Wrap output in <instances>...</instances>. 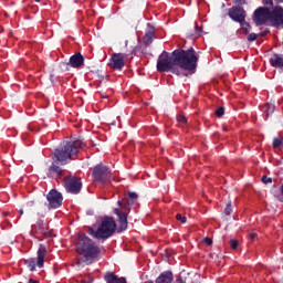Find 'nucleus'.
Masks as SVG:
<instances>
[{
	"label": "nucleus",
	"instance_id": "f257e3e1",
	"mask_svg": "<svg viewBox=\"0 0 283 283\" xmlns=\"http://www.w3.org/2000/svg\"><path fill=\"white\" fill-rule=\"evenodd\" d=\"M198 65V56L193 49L187 51H174L171 54L163 52L157 61L158 72H172V74H182V72H193Z\"/></svg>",
	"mask_w": 283,
	"mask_h": 283
},
{
	"label": "nucleus",
	"instance_id": "f03ea898",
	"mask_svg": "<svg viewBox=\"0 0 283 283\" xmlns=\"http://www.w3.org/2000/svg\"><path fill=\"white\" fill-rule=\"evenodd\" d=\"M256 25H264V23H272L276 28H283V9L282 7H275L272 12L266 8H259L254 11L253 17Z\"/></svg>",
	"mask_w": 283,
	"mask_h": 283
},
{
	"label": "nucleus",
	"instance_id": "7ed1b4c3",
	"mask_svg": "<svg viewBox=\"0 0 283 283\" xmlns=\"http://www.w3.org/2000/svg\"><path fill=\"white\" fill-rule=\"evenodd\" d=\"M83 147H85V143L81 139L69 142L61 149L55 150L54 157L57 163L65 165V163H67L72 156H76L78 154V149H83Z\"/></svg>",
	"mask_w": 283,
	"mask_h": 283
},
{
	"label": "nucleus",
	"instance_id": "20e7f679",
	"mask_svg": "<svg viewBox=\"0 0 283 283\" xmlns=\"http://www.w3.org/2000/svg\"><path fill=\"white\" fill-rule=\"evenodd\" d=\"M114 231H116V221H114L109 217H106L102 220L96 231L94 230V228L88 229L90 235H93V238H97L101 240L111 238V235H114Z\"/></svg>",
	"mask_w": 283,
	"mask_h": 283
},
{
	"label": "nucleus",
	"instance_id": "39448f33",
	"mask_svg": "<svg viewBox=\"0 0 283 283\" xmlns=\"http://www.w3.org/2000/svg\"><path fill=\"white\" fill-rule=\"evenodd\" d=\"M77 253L83 255L85 260H92L98 255V248L94 245L91 238L81 234L77 243Z\"/></svg>",
	"mask_w": 283,
	"mask_h": 283
},
{
	"label": "nucleus",
	"instance_id": "423d86ee",
	"mask_svg": "<svg viewBox=\"0 0 283 283\" xmlns=\"http://www.w3.org/2000/svg\"><path fill=\"white\" fill-rule=\"evenodd\" d=\"M65 189L69 193H78L83 184L76 177H69L64 180Z\"/></svg>",
	"mask_w": 283,
	"mask_h": 283
},
{
	"label": "nucleus",
	"instance_id": "0eeeda50",
	"mask_svg": "<svg viewBox=\"0 0 283 283\" xmlns=\"http://www.w3.org/2000/svg\"><path fill=\"white\" fill-rule=\"evenodd\" d=\"M127 60V55L123 53H115L109 60V67L113 70H123L125 67V61Z\"/></svg>",
	"mask_w": 283,
	"mask_h": 283
},
{
	"label": "nucleus",
	"instance_id": "6e6552de",
	"mask_svg": "<svg viewBox=\"0 0 283 283\" xmlns=\"http://www.w3.org/2000/svg\"><path fill=\"white\" fill-rule=\"evenodd\" d=\"M46 200L52 209H59L63 205V196L56 190H51L46 196Z\"/></svg>",
	"mask_w": 283,
	"mask_h": 283
},
{
	"label": "nucleus",
	"instance_id": "1a4fd4ad",
	"mask_svg": "<svg viewBox=\"0 0 283 283\" xmlns=\"http://www.w3.org/2000/svg\"><path fill=\"white\" fill-rule=\"evenodd\" d=\"M229 17L230 19H232V21H237V23H240L241 21H244L247 19V13L244 12V9L237 7L230 9Z\"/></svg>",
	"mask_w": 283,
	"mask_h": 283
},
{
	"label": "nucleus",
	"instance_id": "9d476101",
	"mask_svg": "<svg viewBox=\"0 0 283 283\" xmlns=\"http://www.w3.org/2000/svg\"><path fill=\"white\" fill-rule=\"evenodd\" d=\"M93 176L95 180H105L109 178V172H107V168L103 166H96L93 170Z\"/></svg>",
	"mask_w": 283,
	"mask_h": 283
},
{
	"label": "nucleus",
	"instance_id": "9b49d317",
	"mask_svg": "<svg viewBox=\"0 0 283 283\" xmlns=\"http://www.w3.org/2000/svg\"><path fill=\"white\" fill-rule=\"evenodd\" d=\"M45 255H48V248H45L43 244H40L36 258V265L39 269H43V264H45Z\"/></svg>",
	"mask_w": 283,
	"mask_h": 283
},
{
	"label": "nucleus",
	"instance_id": "f8f14e48",
	"mask_svg": "<svg viewBox=\"0 0 283 283\" xmlns=\"http://www.w3.org/2000/svg\"><path fill=\"white\" fill-rule=\"evenodd\" d=\"M85 63V57L81 53H76L73 56L70 57L69 65L71 67H81Z\"/></svg>",
	"mask_w": 283,
	"mask_h": 283
},
{
	"label": "nucleus",
	"instance_id": "ddd939ff",
	"mask_svg": "<svg viewBox=\"0 0 283 283\" xmlns=\"http://www.w3.org/2000/svg\"><path fill=\"white\" fill-rule=\"evenodd\" d=\"M271 65L283 72V55L274 54L271 59Z\"/></svg>",
	"mask_w": 283,
	"mask_h": 283
},
{
	"label": "nucleus",
	"instance_id": "4468645a",
	"mask_svg": "<svg viewBox=\"0 0 283 283\" xmlns=\"http://www.w3.org/2000/svg\"><path fill=\"white\" fill-rule=\"evenodd\" d=\"M114 213H116V216H118L120 231H125V229H127V216H125V214L122 216L120 211L118 209H115Z\"/></svg>",
	"mask_w": 283,
	"mask_h": 283
},
{
	"label": "nucleus",
	"instance_id": "2eb2a0df",
	"mask_svg": "<svg viewBox=\"0 0 283 283\" xmlns=\"http://www.w3.org/2000/svg\"><path fill=\"white\" fill-rule=\"evenodd\" d=\"M106 283H127L125 279H118V276L114 275V273L108 272L105 275Z\"/></svg>",
	"mask_w": 283,
	"mask_h": 283
},
{
	"label": "nucleus",
	"instance_id": "dca6fc26",
	"mask_svg": "<svg viewBox=\"0 0 283 283\" xmlns=\"http://www.w3.org/2000/svg\"><path fill=\"white\" fill-rule=\"evenodd\" d=\"M172 280L174 275L171 274V272H166L157 279L156 283H171Z\"/></svg>",
	"mask_w": 283,
	"mask_h": 283
},
{
	"label": "nucleus",
	"instance_id": "f3484780",
	"mask_svg": "<svg viewBox=\"0 0 283 283\" xmlns=\"http://www.w3.org/2000/svg\"><path fill=\"white\" fill-rule=\"evenodd\" d=\"M154 39V27H151V24H148V30L144 36V43L146 45H149V43H151Z\"/></svg>",
	"mask_w": 283,
	"mask_h": 283
},
{
	"label": "nucleus",
	"instance_id": "a211bd4d",
	"mask_svg": "<svg viewBox=\"0 0 283 283\" xmlns=\"http://www.w3.org/2000/svg\"><path fill=\"white\" fill-rule=\"evenodd\" d=\"M241 25L240 34H249L251 32V24L245 22V20L239 22Z\"/></svg>",
	"mask_w": 283,
	"mask_h": 283
},
{
	"label": "nucleus",
	"instance_id": "6ab92c4d",
	"mask_svg": "<svg viewBox=\"0 0 283 283\" xmlns=\"http://www.w3.org/2000/svg\"><path fill=\"white\" fill-rule=\"evenodd\" d=\"M262 112H265L266 116H269L270 114H273V112H275V105L266 104L262 106Z\"/></svg>",
	"mask_w": 283,
	"mask_h": 283
},
{
	"label": "nucleus",
	"instance_id": "aec40b11",
	"mask_svg": "<svg viewBox=\"0 0 283 283\" xmlns=\"http://www.w3.org/2000/svg\"><path fill=\"white\" fill-rule=\"evenodd\" d=\"M24 264L28 266V269H30V271H36V262L34 259H27Z\"/></svg>",
	"mask_w": 283,
	"mask_h": 283
},
{
	"label": "nucleus",
	"instance_id": "412c9836",
	"mask_svg": "<svg viewBox=\"0 0 283 283\" xmlns=\"http://www.w3.org/2000/svg\"><path fill=\"white\" fill-rule=\"evenodd\" d=\"M138 200V195L136 192H128V205H134Z\"/></svg>",
	"mask_w": 283,
	"mask_h": 283
},
{
	"label": "nucleus",
	"instance_id": "4be33fe9",
	"mask_svg": "<svg viewBox=\"0 0 283 283\" xmlns=\"http://www.w3.org/2000/svg\"><path fill=\"white\" fill-rule=\"evenodd\" d=\"M272 145H273L274 148L282 147V145H283V139H281V138H274Z\"/></svg>",
	"mask_w": 283,
	"mask_h": 283
},
{
	"label": "nucleus",
	"instance_id": "5701e85b",
	"mask_svg": "<svg viewBox=\"0 0 283 283\" xmlns=\"http://www.w3.org/2000/svg\"><path fill=\"white\" fill-rule=\"evenodd\" d=\"M231 213H233V208H231V203H228L224 211H223V214L224 216H231Z\"/></svg>",
	"mask_w": 283,
	"mask_h": 283
},
{
	"label": "nucleus",
	"instance_id": "b1692460",
	"mask_svg": "<svg viewBox=\"0 0 283 283\" xmlns=\"http://www.w3.org/2000/svg\"><path fill=\"white\" fill-rule=\"evenodd\" d=\"M240 245V242L238 240H230V248L235 251V249H238V247Z\"/></svg>",
	"mask_w": 283,
	"mask_h": 283
},
{
	"label": "nucleus",
	"instance_id": "393cba45",
	"mask_svg": "<svg viewBox=\"0 0 283 283\" xmlns=\"http://www.w3.org/2000/svg\"><path fill=\"white\" fill-rule=\"evenodd\" d=\"M177 120H178V123L185 124V123H187V117H185V115H179V116L177 117Z\"/></svg>",
	"mask_w": 283,
	"mask_h": 283
},
{
	"label": "nucleus",
	"instance_id": "a878e982",
	"mask_svg": "<svg viewBox=\"0 0 283 283\" xmlns=\"http://www.w3.org/2000/svg\"><path fill=\"white\" fill-rule=\"evenodd\" d=\"M177 220L181 221V224H185L187 222V217H182V214H177Z\"/></svg>",
	"mask_w": 283,
	"mask_h": 283
},
{
	"label": "nucleus",
	"instance_id": "bb28decb",
	"mask_svg": "<svg viewBox=\"0 0 283 283\" xmlns=\"http://www.w3.org/2000/svg\"><path fill=\"white\" fill-rule=\"evenodd\" d=\"M262 182H264V185H269L270 182H273V179L270 177H262Z\"/></svg>",
	"mask_w": 283,
	"mask_h": 283
},
{
	"label": "nucleus",
	"instance_id": "cd10ccee",
	"mask_svg": "<svg viewBox=\"0 0 283 283\" xmlns=\"http://www.w3.org/2000/svg\"><path fill=\"white\" fill-rule=\"evenodd\" d=\"M255 39H258V34H255V33H250L248 35V41H255Z\"/></svg>",
	"mask_w": 283,
	"mask_h": 283
},
{
	"label": "nucleus",
	"instance_id": "c85d7f7f",
	"mask_svg": "<svg viewBox=\"0 0 283 283\" xmlns=\"http://www.w3.org/2000/svg\"><path fill=\"white\" fill-rule=\"evenodd\" d=\"M217 116H224V108L220 107L217 112H216Z\"/></svg>",
	"mask_w": 283,
	"mask_h": 283
},
{
	"label": "nucleus",
	"instance_id": "c756f323",
	"mask_svg": "<svg viewBox=\"0 0 283 283\" xmlns=\"http://www.w3.org/2000/svg\"><path fill=\"white\" fill-rule=\"evenodd\" d=\"M50 171H55V174H61V168L56 167V166H52L50 168Z\"/></svg>",
	"mask_w": 283,
	"mask_h": 283
},
{
	"label": "nucleus",
	"instance_id": "7c9ffc66",
	"mask_svg": "<svg viewBox=\"0 0 283 283\" xmlns=\"http://www.w3.org/2000/svg\"><path fill=\"white\" fill-rule=\"evenodd\" d=\"M203 243L208 244V247H209V245H211L213 243V241L210 238H205L203 239Z\"/></svg>",
	"mask_w": 283,
	"mask_h": 283
},
{
	"label": "nucleus",
	"instance_id": "2f4dec72",
	"mask_svg": "<svg viewBox=\"0 0 283 283\" xmlns=\"http://www.w3.org/2000/svg\"><path fill=\"white\" fill-rule=\"evenodd\" d=\"M264 6H273V0H263Z\"/></svg>",
	"mask_w": 283,
	"mask_h": 283
},
{
	"label": "nucleus",
	"instance_id": "473e14b6",
	"mask_svg": "<svg viewBox=\"0 0 283 283\" xmlns=\"http://www.w3.org/2000/svg\"><path fill=\"white\" fill-rule=\"evenodd\" d=\"M250 238H251V240H255L258 238V234L252 232V233H250Z\"/></svg>",
	"mask_w": 283,
	"mask_h": 283
},
{
	"label": "nucleus",
	"instance_id": "72a5a7b5",
	"mask_svg": "<svg viewBox=\"0 0 283 283\" xmlns=\"http://www.w3.org/2000/svg\"><path fill=\"white\" fill-rule=\"evenodd\" d=\"M237 3L242 4V3H244V0H237Z\"/></svg>",
	"mask_w": 283,
	"mask_h": 283
},
{
	"label": "nucleus",
	"instance_id": "f704fd0d",
	"mask_svg": "<svg viewBox=\"0 0 283 283\" xmlns=\"http://www.w3.org/2000/svg\"><path fill=\"white\" fill-rule=\"evenodd\" d=\"M20 216H23V209L19 210Z\"/></svg>",
	"mask_w": 283,
	"mask_h": 283
},
{
	"label": "nucleus",
	"instance_id": "c9c22d12",
	"mask_svg": "<svg viewBox=\"0 0 283 283\" xmlns=\"http://www.w3.org/2000/svg\"><path fill=\"white\" fill-rule=\"evenodd\" d=\"M29 283H39V282H36L34 280H30Z\"/></svg>",
	"mask_w": 283,
	"mask_h": 283
},
{
	"label": "nucleus",
	"instance_id": "e433bc0d",
	"mask_svg": "<svg viewBox=\"0 0 283 283\" xmlns=\"http://www.w3.org/2000/svg\"><path fill=\"white\" fill-rule=\"evenodd\" d=\"M123 202L118 201V206L122 207Z\"/></svg>",
	"mask_w": 283,
	"mask_h": 283
},
{
	"label": "nucleus",
	"instance_id": "4c0bfd02",
	"mask_svg": "<svg viewBox=\"0 0 283 283\" xmlns=\"http://www.w3.org/2000/svg\"><path fill=\"white\" fill-rule=\"evenodd\" d=\"M277 1H280V3H282V2H283V0H277Z\"/></svg>",
	"mask_w": 283,
	"mask_h": 283
},
{
	"label": "nucleus",
	"instance_id": "58836bf2",
	"mask_svg": "<svg viewBox=\"0 0 283 283\" xmlns=\"http://www.w3.org/2000/svg\"><path fill=\"white\" fill-rule=\"evenodd\" d=\"M36 1V3H39V1H41V0H35Z\"/></svg>",
	"mask_w": 283,
	"mask_h": 283
}]
</instances>
